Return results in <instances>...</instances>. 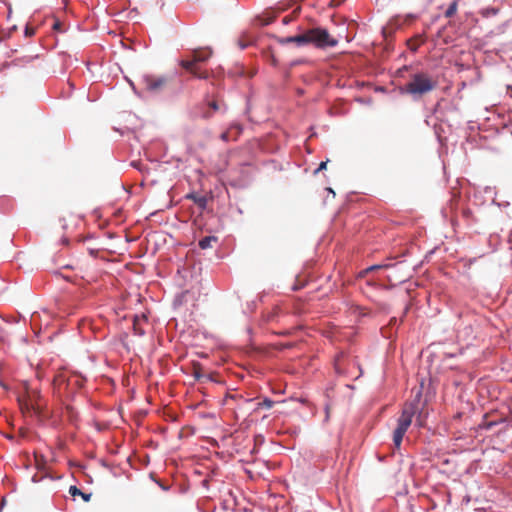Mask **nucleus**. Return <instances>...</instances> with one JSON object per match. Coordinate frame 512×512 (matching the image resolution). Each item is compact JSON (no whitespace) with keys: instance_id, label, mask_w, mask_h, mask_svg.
<instances>
[{"instance_id":"f257e3e1","label":"nucleus","mask_w":512,"mask_h":512,"mask_svg":"<svg viewBox=\"0 0 512 512\" xmlns=\"http://www.w3.org/2000/svg\"><path fill=\"white\" fill-rule=\"evenodd\" d=\"M279 43H295L298 46L314 44L318 48H326L335 47L338 44V40L333 38L326 29L317 27L296 36L281 38Z\"/></svg>"},{"instance_id":"f03ea898","label":"nucleus","mask_w":512,"mask_h":512,"mask_svg":"<svg viewBox=\"0 0 512 512\" xmlns=\"http://www.w3.org/2000/svg\"><path fill=\"white\" fill-rule=\"evenodd\" d=\"M418 410V400L406 403L397 421V427L393 432V443L399 449L405 433L412 423V419Z\"/></svg>"},{"instance_id":"7ed1b4c3","label":"nucleus","mask_w":512,"mask_h":512,"mask_svg":"<svg viewBox=\"0 0 512 512\" xmlns=\"http://www.w3.org/2000/svg\"><path fill=\"white\" fill-rule=\"evenodd\" d=\"M437 85L436 79L427 73L420 72L411 76L405 85V91L413 96H422L433 91Z\"/></svg>"},{"instance_id":"20e7f679","label":"nucleus","mask_w":512,"mask_h":512,"mask_svg":"<svg viewBox=\"0 0 512 512\" xmlns=\"http://www.w3.org/2000/svg\"><path fill=\"white\" fill-rule=\"evenodd\" d=\"M142 80L145 89L149 92H159L163 90L168 83V78L165 76L145 75Z\"/></svg>"},{"instance_id":"39448f33","label":"nucleus","mask_w":512,"mask_h":512,"mask_svg":"<svg viewBox=\"0 0 512 512\" xmlns=\"http://www.w3.org/2000/svg\"><path fill=\"white\" fill-rule=\"evenodd\" d=\"M22 407L26 410L34 411L36 414H40L42 412L43 405L41 404V396L38 391L31 390L27 392V399Z\"/></svg>"},{"instance_id":"423d86ee","label":"nucleus","mask_w":512,"mask_h":512,"mask_svg":"<svg viewBox=\"0 0 512 512\" xmlns=\"http://www.w3.org/2000/svg\"><path fill=\"white\" fill-rule=\"evenodd\" d=\"M181 67H183L187 72L192 74L195 78L198 79H207L209 74L206 70H202L199 67V64L190 61L189 59H183L180 61Z\"/></svg>"},{"instance_id":"0eeeda50","label":"nucleus","mask_w":512,"mask_h":512,"mask_svg":"<svg viewBox=\"0 0 512 512\" xmlns=\"http://www.w3.org/2000/svg\"><path fill=\"white\" fill-rule=\"evenodd\" d=\"M212 54V49L209 47L195 49L192 51L191 59L189 60L197 64L204 63L208 61Z\"/></svg>"},{"instance_id":"6e6552de","label":"nucleus","mask_w":512,"mask_h":512,"mask_svg":"<svg viewBox=\"0 0 512 512\" xmlns=\"http://www.w3.org/2000/svg\"><path fill=\"white\" fill-rule=\"evenodd\" d=\"M425 42V37L423 35H418L410 40H408V47L412 51H416L420 45Z\"/></svg>"},{"instance_id":"1a4fd4ad","label":"nucleus","mask_w":512,"mask_h":512,"mask_svg":"<svg viewBox=\"0 0 512 512\" xmlns=\"http://www.w3.org/2000/svg\"><path fill=\"white\" fill-rule=\"evenodd\" d=\"M218 238L216 236H206L202 238L198 245L201 249H208L212 247V243H216Z\"/></svg>"},{"instance_id":"9d476101","label":"nucleus","mask_w":512,"mask_h":512,"mask_svg":"<svg viewBox=\"0 0 512 512\" xmlns=\"http://www.w3.org/2000/svg\"><path fill=\"white\" fill-rule=\"evenodd\" d=\"M209 110L203 113V118L209 119L212 117L213 113L220 110V106L216 100H211L208 102Z\"/></svg>"},{"instance_id":"9b49d317","label":"nucleus","mask_w":512,"mask_h":512,"mask_svg":"<svg viewBox=\"0 0 512 512\" xmlns=\"http://www.w3.org/2000/svg\"><path fill=\"white\" fill-rule=\"evenodd\" d=\"M69 493L75 497V496H81L82 499L85 501V502H88L90 501L91 499V494H86L84 492H82L80 489H78L76 486H70L69 488Z\"/></svg>"},{"instance_id":"f8f14e48","label":"nucleus","mask_w":512,"mask_h":512,"mask_svg":"<svg viewBox=\"0 0 512 512\" xmlns=\"http://www.w3.org/2000/svg\"><path fill=\"white\" fill-rule=\"evenodd\" d=\"M192 375L198 381H201L202 379H208V376L203 372V369H202L200 364H194L193 365V373H192Z\"/></svg>"},{"instance_id":"ddd939ff","label":"nucleus","mask_w":512,"mask_h":512,"mask_svg":"<svg viewBox=\"0 0 512 512\" xmlns=\"http://www.w3.org/2000/svg\"><path fill=\"white\" fill-rule=\"evenodd\" d=\"M457 8H458L457 1H453L447 8V10L445 12V17L451 18L452 16H454L457 12Z\"/></svg>"},{"instance_id":"4468645a","label":"nucleus","mask_w":512,"mask_h":512,"mask_svg":"<svg viewBox=\"0 0 512 512\" xmlns=\"http://www.w3.org/2000/svg\"><path fill=\"white\" fill-rule=\"evenodd\" d=\"M220 138L225 142L233 140V127H229L227 131L223 132Z\"/></svg>"},{"instance_id":"2eb2a0df","label":"nucleus","mask_w":512,"mask_h":512,"mask_svg":"<svg viewBox=\"0 0 512 512\" xmlns=\"http://www.w3.org/2000/svg\"><path fill=\"white\" fill-rule=\"evenodd\" d=\"M300 12V7H297L290 16H286L282 19V22L284 25H287L288 23H290L295 17H297V15L299 14Z\"/></svg>"},{"instance_id":"dca6fc26","label":"nucleus","mask_w":512,"mask_h":512,"mask_svg":"<svg viewBox=\"0 0 512 512\" xmlns=\"http://www.w3.org/2000/svg\"><path fill=\"white\" fill-rule=\"evenodd\" d=\"M388 265L387 264H380V265H372L370 267H368L367 269L363 270L360 275L363 276L365 274H367L368 272L370 271H374V270H377V269H382V268H387Z\"/></svg>"},{"instance_id":"f3484780","label":"nucleus","mask_w":512,"mask_h":512,"mask_svg":"<svg viewBox=\"0 0 512 512\" xmlns=\"http://www.w3.org/2000/svg\"><path fill=\"white\" fill-rule=\"evenodd\" d=\"M230 127H233V140H236L242 131V127L239 124H232Z\"/></svg>"},{"instance_id":"a211bd4d","label":"nucleus","mask_w":512,"mask_h":512,"mask_svg":"<svg viewBox=\"0 0 512 512\" xmlns=\"http://www.w3.org/2000/svg\"><path fill=\"white\" fill-rule=\"evenodd\" d=\"M273 404H274V401H272V400H270V399L266 398V399H264L262 402H260V403L258 404V406H259V407L266 408V409H270V408H272Z\"/></svg>"},{"instance_id":"6ab92c4d","label":"nucleus","mask_w":512,"mask_h":512,"mask_svg":"<svg viewBox=\"0 0 512 512\" xmlns=\"http://www.w3.org/2000/svg\"><path fill=\"white\" fill-rule=\"evenodd\" d=\"M35 33H36V29L34 27L26 25L25 31H24V34L26 37H32L33 35H35Z\"/></svg>"},{"instance_id":"aec40b11","label":"nucleus","mask_w":512,"mask_h":512,"mask_svg":"<svg viewBox=\"0 0 512 512\" xmlns=\"http://www.w3.org/2000/svg\"><path fill=\"white\" fill-rule=\"evenodd\" d=\"M192 198L200 207H205L206 199L204 197L196 198L195 196H189Z\"/></svg>"},{"instance_id":"412c9836","label":"nucleus","mask_w":512,"mask_h":512,"mask_svg":"<svg viewBox=\"0 0 512 512\" xmlns=\"http://www.w3.org/2000/svg\"><path fill=\"white\" fill-rule=\"evenodd\" d=\"M52 28H53V30H55L57 32H62L63 31L62 23L59 20H57V19L54 20Z\"/></svg>"},{"instance_id":"4be33fe9","label":"nucleus","mask_w":512,"mask_h":512,"mask_svg":"<svg viewBox=\"0 0 512 512\" xmlns=\"http://www.w3.org/2000/svg\"><path fill=\"white\" fill-rule=\"evenodd\" d=\"M498 12L497 9H494V8H491V9H486L482 12V15L485 16V17H488V16H491V15H496Z\"/></svg>"},{"instance_id":"5701e85b","label":"nucleus","mask_w":512,"mask_h":512,"mask_svg":"<svg viewBox=\"0 0 512 512\" xmlns=\"http://www.w3.org/2000/svg\"><path fill=\"white\" fill-rule=\"evenodd\" d=\"M327 163H328V160L321 162L319 167L315 171V173H318L319 171L326 169Z\"/></svg>"},{"instance_id":"b1692460","label":"nucleus","mask_w":512,"mask_h":512,"mask_svg":"<svg viewBox=\"0 0 512 512\" xmlns=\"http://www.w3.org/2000/svg\"><path fill=\"white\" fill-rule=\"evenodd\" d=\"M417 423H418L419 426H423V420H422L421 414H419L418 417H417Z\"/></svg>"},{"instance_id":"393cba45","label":"nucleus","mask_w":512,"mask_h":512,"mask_svg":"<svg viewBox=\"0 0 512 512\" xmlns=\"http://www.w3.org/2000/svg\"><path fill=\"white\" fill-rule=\"evenodd\" d=\"M62 242H63L64 244H68V239H67V238H64V239L62 240Z\"/></svg>"},{"instance_id":"a878e982","label":"nucleus","mask_w":512,"mask_h":512,"mask_svg":"<svg viewBox=\"0 0 512 512\" xmlns=\"http://www.w3.org/2000/svg\"><path fill=\"white\" fill-rule=\"evenodd\" d=\"M409 19H415L416 17L414 15H408Z\"/></svg>"}]
</instances>
